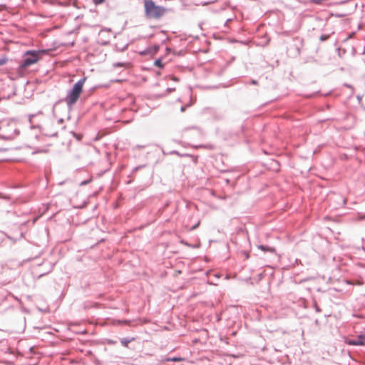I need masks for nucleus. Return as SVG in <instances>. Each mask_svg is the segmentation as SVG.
<instances>
[{"instance_id": "obj_1", "label": "nucleus", "mask_w": 365, "mask_h": 365, "mask_svg": "<svg viewBox=\"0 0 365 365\" xmlns=\"http://www.w3.org/2000/svg\"><path fill=\"white\" fill-rule=\"evenodd\" d=\"M86 78L83 77L79 79L76 83H75L72 88L68 91L66 96L64 98L60 99L58 101H56L53 106V108L58 103L64 101L66 103L68 110H71L72 109L73 106L76 104V103L78 101L80 95L83 91V86L86 81Z\"/></svg>"}, {"instance_id": "obj_2", "label": "nucleus", "mask_w": 365, "mask_h": 365, "mask_svg": "<svg viewBox=\"0 0 365 365\" xmlns=\"http://www.w3.org/2000/svg\"><path fill=\"white\" fill-rule=\"evenodd\" d=\"M168 9L156 5L153 0H144L145 16L150 19H160L168 11Z\"/></svg>"}, {"instance_id": "obj_3", "label": "nucleus", "mask_w": 365, "mask_h": 365, "mask_svg": "<svg viewBox=\"0 0 365 365\" xmlns=\"http://www.w3.org/2000/svg\"><path fill=\"white\" fill-rule=\"evenodd\" d=\"M40 51L35 50H29L25 52V56L22 59L20 63L21 68H26L36 62L39 60V53Z\"/></svg>"}, {"instance_id": "obj_4", "label": "nucleus", "mask_w": 365, "mask_h": 365, "mask_svg": "<svg viewBox=\"0 0 365 365\" xmlns=\"http://www.w3.org/2000/svg\"><path fill=\"white\" fill-rule=\"evenodd\" d=\"M346 344L351 346H364L365 345V334H359L356 339H349Z\"/></svg>"}, {"instance_id": "obj_5", "label": "nucleus", "mask_w": 365, "mask_h": 365, "mask_svg": "<svg viewBox=\"0 0 365 365\" xmlns=\"http://www.w3.org/2000/svg\"><path fill=\"white\" fill-rule=\"evenodd\" d=\"M20 134V131L18 128H14V131L11 134L8 135H0V139L6 140H13L16 135H19Z\"/></svg>"}, {"instance_id": "obj_6", "label": "nucleus", "mask_w": 365, "mask_h": 365, "mask_svg": "<svg viewBox=\"0 0 365 365\" xmlns=\"http://www.w3.org/2000/svg\"><path fill=\"white\" fill-rule=\"evenodd\" d=\"M257 248L264 252H269L271 254H276V250L274 247H270L265 245H259Z\"/></svg>"}, {"instance_id": "obj_7", "label": "nucleus", "mask_w": 365, "mask_h": 365, "mask_svg": "<svg viewBox=\"0 0 365 365\" xmlns=\"http://www.w3.org/2000/svg\"><path fill=\"white\" fill-rule=\"evenodd\" d=\"M294 41H297V43H299V44H296L295 46H296V49L297 50V53L298 54H300L301 53V47L303 45V43H304V39L302 38H299V37H297L294 39Z\"/></svg>"}, {"instance_id": "obj_8", "label": "nucleus", "mask_w": 365, "mask_h": 365, "mask_svg": "<svg viewBox=\"0 0 365 365\" xmlns=\"http://www.w3.org/2000/svg\"><path fill=\"white\" fill-rule=\"evenodd\" d=\"M193 148L195 149L205 148L207 150H212L214 149L215 146L212 144H200V145H193Z\"/></svg>"}, {"instance_id": "obj_9", "label": "nucleus", "mask_w": 365, "mask_h": 365, "mask_svg": "<svg viewBox=\"0 0 365 365\" xmlns=\"http://www.w3.org/2000/svg\"><path fill=\"white\" fill-rule=\"evenodd\" d=\"M134 340L133 337H124L120 339V343L122 346L127 347L128 344Z\"/></svg>"}, {"instance_id": "obj_10", "label": "nucleus", "mask_w": 365, "mask_h": 365, "mask_svg": "<svg viewBox=\"0 0 365 365\" xmlns=\"http://www.w3.org/2000/svg\"><path fill=\"white\" fill-rule=\"evenodd\" d=\"M170 154H175V155H177L180 156V157H191V158H194L195 159V161H197V157L193 156V155H192L190 154H187V153L181 154V153H179L177 150L171 151Z\"/></svg>"}, {"instance_id": "obj_11", "label": "nucleus", "mask_w": 365, "mask_h": 365, "mask_svg": "<svg viewBox=\"0 0 365 365\" xmlns=\"http://www.w3.org/2000/svg\"><path fill=\"white\" fill-rule=\"evenodd\" d=\"M183 359H184L183 358L175 356V357L167 358L166 361L177 362V361H183Z\"/></svg>"}, {"instance_id": "obj_12", "label": "nucleus", "mask_w": 365, "mask_h": 365, "mask_svg": "<svg viewBox=\"0 0 365 365\" xmlns=\"http://www.w3.org/2000/svg\"><path fill=\"white\" fill-rule=\"evenodd\" d=\"M148 48H150V54H155L159 51L160 46L159 45H154L153 46L148 47Z\"/></svg>"}, {"instance_id": "obj_13", "label": "nucleus", "mask_w": 365, "mask_h": 365, "mask_svg": "<svg viewBox=\"0 0 365 365\" xmlns=\"http://www.w3.org/2000/svg\"><path fill=\"white\" fill-rule=\"evenodd\" d=\"M154 66L160 68H163L164 67V65L163 63H162V61L160 58H157L154 61Z\"/></svg>"}, {"instance_id": "obj_14", "label": "nucleus", "mask_w": 365, "mask_h": 365, "mask_svg": "<svg viewBox=\"0 0 365 365\" xmlns=\"http://www.w3.org/2000/svg\"><path fill=\"white\" fill-rule=\"evenodd\" d=\"M313 308L315 309V311L317 312H322V309H320V307L318 306L317 304V302L316 301V299H313Z\"/></svg>"}, {"instance_id": "obj_15", "label": "nucleus", "mask_w": 365, "mask_h": 365, "mask_svg": "<svg viewBox=\"0 0 365 365\" xmlns=\"http://www.w3.org/2000/svg\"><path fill=\"white\" fill-rule=\"evenodd\" d=\"M16 124V122L14 120H9L8 123H6L5 125L3 124V127L4 126H6V127H14V125H15Z\"/></svg>"}, {"instance_id": "obj_16", "label": "nucleus", "mask_w": 365, "mask_h": 365, "mask_svg": "<svg viewBox=\"0 0 365 365\" xmlns=\"http://www.w3.org/2000/svg\"><path fill=\"white\" fill-rule=\"evenodd\" d=\"M214 118L215 120H222L223 118V114L222 113H215L214 115Z\"/></svg>"}, {"instance_id": "obj_17", "label": "nucleus", "mask_w": 365, "mask_h": 365, "mask_svg": "<svg viewBox=\"0 0 365 365\" xmlns=\"http://www.w3.org/2000/svg\"><path fill=\"white\" fill-rule=\"evenodd\" d=\"M47 152H48L47 149H37V150L33 151L32 154L35 155V154H37V153H47Z\"/></svg>"}, {"instance_id": "obj_18", "label": "nucleus", "mask_w": 365, "mask_h": 365, "mask_svg": "<svg viewBox=\"0 0 365 365\" xmlns=\"http://www.w3.org/2000/svg\"><path fill=\"white\" fill-rule=\"evenodd\" d=\"M329 38V35H328V34H322V35L320 36L319 40L321 41H327Z\"/></svg>"}, {"instance_id": "obj_19", "label": "nucleus", "mask_w": 365, "mask_h": 365, "mask_svg": "<svg viewBox=\"0 0 365 365\" xmlns=\"http://www.w3.org/2000/svg\"><path fill=\"white\" fill-rule=\"evenodd\" d=\"M319 91H316L314 93H310V94H307V95H305V98H313L317 94L319 93Z\"/></svg>"}, {"instance_id": "obj_20", "label": "nucleus", "mask_w": 365, "mask_h": 365, "mask_svg": "<svg viewBox=\"0 0 365 365\" xmlns=\"http://www.w3.org/2000/svg\"><path fill=\"white\" fill-rule=\"evenodd\" d=\"M144 167H145V165H140L135 167L132 170V174H133L134 173H135L136 171H138V170H140Z\"/></svg>"}, {"instance_id": "obj_21", "label": "nucleus", "mask_w": 365, "mask_h": 365, "mask_svg": "<svg viewBox=\"0 0 365 365\" xmlns=\"http://www.w3.org/2000/svg\"><path fill=\"white\" fill-rule=\"evenodd\" d=\"M140 54L142 55V56H145V55H148V54H150V48H147L145 50L141 51L140 53Z\"/></svg>"}, {"instance_id": "obj_22", "label": "nucleus", "mask_w": 365, "mask_h": 365, "mask_svg": "<svg viewBox=\"0 0 365 365\" xmlns=\"http://www.w3.org/2000/svg\"><path fill=\"white\" fill-rule=\"evenodd\" d=\"M245 85H248V84L257 85L258 81L257 80L252 79L250 82H245Z\"/></svg>"}, {"instance_id": "obj_23", "label": "nucleus", "mask_w": 365, "mask_h": 365, "mask_svg": "<svg viewBox=\"0 0 365 365\" xmlns=\"http://www.w3.org/2000/svg\"><path fill=\"white\" fill-rule=\"evenodd\" d=\"M44 135L46 136H48V137H56V136H58V132L55 131V132L51 133H44Z\"/></svg>"}, {"instance_id": "obj_24", "label": "nucleus", "mask_w": 365, "mask_h": 365, "mask_svg": "<svg viewBox=\"0 0 365 365\" xmlns=\"http://www.w3.org/2000/svg\"><path fill=\"white\" fill-rule=\"evenodd\" d=\"M8 61V58L6 57H4L0 58V66H2L5 64Z\"/></svg>"}, {"instance_id": "obj_25", "label": "nucleus", "mask_w": 365, "mask_h": 365, "mask_svg": "<svg viewBox=\"0 0 365 365\" xmlns=\"http://www.w3.org/2000/svg\"><path fill=\"white\" fill-rule=\"evenodd\" d=\"M93 1V3L95 4V5H99V4H103L105 0H92Z\"/></svg>"}, {"instance_id": "obj_26", "label": "nucleus", "mask_w": 365, "mask_h": 365, "mask_svg": "<svg viewBox=\"0 0 365 365\" xmlns=\"http://www.w3.org/2000/svg\"><path fill=\"white\" fill-rule=\"evenodd\" d=\"M0 199L9 200L10 197L9 195H5L3 193L0 192Z\"/></svg>"}, {"instance_id": "obj_27", "label": "nucleus", "mask_w": 365, "mask_h": 365, "mask_svg": "<svg viewBox=\"0 0 365 365\" xmlns=\"http://www.w3.org/2000/svg\"><path fill=\"white\" fill-rule=\"evenodd\" d=\"M91 181V180H83V181H82V182L80 183V185H86L88 184Z\"/></svg>"}, {"instance_id": "obj_28", "label": "nucleus", "mask_w": 365, "mask_h": 365, "mask_svg": "<svg viewBox=\"0 0 365 365\" xmlns=\"http://www.w3.org/2000/svg\"><path fill=\"white\" fill-rule=\"evenodd\" d=\"M124 66V63L122 62H117L114 64V66L115 67H123Z\"/></svg>"}, {"instance_id": "obj_29", "label": "nucleus", "mask_w": 365, "mask_h": 365, "mask_svg": "<svg viewBox=\"0 0 365 365\" xmlns=\"http://www.w3.org/2000/svg\"><path fill=\"white\" fill-rule=\"evenodd\" d=\"M119 323L120 324H129L130 321H128V320H120Z\"/></svg>"}, {"instance_id": "obj_30", "label": "nucleus", "mask_w": 365, "mask_h": 365, "mask_svg": "<svg viewBox=\"0 0 365 365\" xmlns=\"http://www.w3.org/2000/svg\"><path fill=\"white\" fill-rule=\"evenodd\" d=\"M242 253L245 255V258L246 259H249L250 257V255L246 251H242Z\"/></svg>"}, {"instance_id": "obj_31", "label": "nucleus", "mask_w": 365, "mask_h": 365, "mask_svg": "<svg viewBox=\"0 0 365 365\" xmlns=\"http://www.w3.org/2000/svg\"><path fill=\"white\" fill-rule=\"evenodd\" d=\"M200 225V222H198L197 223H196L195 225H194L191 228H190V230H195Z\"/></svg>"}, {"instance_id": "obj_32", "label": "nucleus", "mask_w": 365, "mask_h": 365, "mask_svg": "<svg viewBox=\"0 0 365 365\" xmlns=\"http://www.w3.org/2000/svg\"><path fill=\"white\" fill-rule=\"evenodd\" d=\"M8 150V148H0V152L6 151Z\"/></svg>"}, {"instance_id": "obj_33", "label": "nucleus", "mask_w": 365, "mask_h": 365, "mask_svg": "<svg viewBox=\"0 0 365 365\" xmlns=\"http://www.w3.org/2000/svg\"><path fill=\"white\" fill-rule=\"evenodd\" d=\"M336 16H337V17H344V16H345V14H336Z\"/></svg>"}, {"instance_id": "obj_34", "label": "nucleus", "mask_w": 365, "mask_h": 365, "mask_svg": "<svg viewBox=\"0 0 365 365\" xmlns=\"http://www.w3.org/2000/svg\"><path fill=\"white\" fill-rule=\"evenodd\" d=\"M185 108H186V107H185V106H182V107H181V108H180V110H181L182 112H183V111H185Z\"/></svg>"}, {"instance_id": "obj_35", "label": "nucleus", "mask_w": 365, "mask_h": 365, "mask_svg": "<svg viewBox=\"0 0 365 365\" xmlns=\"http://www.w3.org/2000/svg\"><path fill=\"white\" fill-rule=\"evenodd\" d=\"M58 122V123H62L63 122V118H59Z\"/></svg>"}, {"instance_id": "obj_36", "label": "nucleus", "mask_w": 365, "mask_h": 365, "mask_svg": "<svg viewBox=\"0 0 365 365\" xmlns=\"http://www.w3.org/2000/svg\"><path fill=\"white\" fill-rule=\"evenodd\" d=\"M346 200L345 198H343V205H346Z\"/></svg>"}, {"instance_id": "obj_37", "label": "nucleus", "mask_w": 365, "mask_h": 365, "mask_svg": "<svg viewBox=\"0 0 365 365\" xmlns=\"http://www.w3.org/2000/svg\"><path fill=\"white\" fill-rule=\"evenodd\" d=\"M73 136H76L78 140H80V139H81L80 138H78V137L77 136V135H76L75 133H73Z\"/></svg>"}, {"instance_id": "obj_38", "label": "nucleus", "mask_w": 365, "mask_h": 365, "mask_svg": "<svg viewBox=\"0 0 365 365\" xmlns=\"http://www.w3.org/2000/svg\"><path fill=\"white\" fill-rule=\"evenodd\" d=\"M345 86L348 87V88H352V86L349 84H345Z\"/></svg>"}, {"instance_id": "obj_39", "label": "nucleus", "mask_w": 365, "mask_h": 365, "mask_svg": "<svg viewBox=\"0 0 365 365\" xmlns=\"http://www.w3.org/2000/svg\"><path fill=\"white\" fill-rule=\"evenodd\" d=\"M173 90H174V88H168V91H169V92H170V91H173Z\"/></svg>"}, {"instance_id": "obj_40", "label": "nucleus", "mask_w": 365, "mask_h": 365, "mask_svg": "<svg viewBox=\"0 0 365 365\" xmlns=\"http://www.w3.org/2000/svg\"><path fill=\"white\" fill-rule=\"evenodd\" d=\"M127 45L124 46V48L122 49V51H123L124 49H125L127 48Z\"/></svg>"}, {"instance_id": "obj_41", "label": "nucleus", "mask_w": 365, "mask_h": 365, "mask_svg": "<svg viewBox=\"0 0 365 365\" xmlns=\"http://www.w3.org/2000/svg\"><path fill=\"white\" fill-rule=\"evenodd\" d=\"M357 98H358V100H359V101H360V100H361V97H360V96H357Z\"/></svg>"}, {"instance_id": "obj_42", "label": "nucleus", "mask_w": 365, "mask_h": 365, "mask_svg": "<svg viewBox=\"0 0 365 365\" xmlns=\"http://www.w3.org/2000/svg\"><path fill=\"white\" fill-rule=\"evenodd\" d=\"M362 54H365V47H364V51L362 52Z\"/></svg>"}, {"instance_id": "obj_43", "label": "nucleus", "mask_w": 365, "mask_h": 365, "mask_svg": "<svg viewBox=\"0 0 365 365\" xmlns=\"http://www.w3.org/2000/svg\"><path fill=\"white\" fill-rule=\"evenodd\" d=\"M329 95V93H327L324 94L325 96H327Z\"/></svg>"}, {"instance_id": "obj_44", "label": "nucleus", "mask_w": 365, "mask_h": 365, "mask_svg": "<svg viewBox=\"0 0 365 365\" xmlns=\"http://www.w3.org/2000/svg\"><path fill=\"white\" fill-rule=\"evenodd\" d=\"M361 219H365V215L363 217H361Z\"/></svg>"}, {"instance_id": "obj_45", "label": "nucleus", "mask_w": 365, "mask_h": 365, "mask_svg": "<svg viewBox=\"0 0 365 365\" xmlns=\"http://www.w3.org/2000/svg\"><path fill=\"white\" fill-rule=\"evenodd\" d=\"M327 108H330L329 105H327Z\"/></svg>"}]
</instances>
